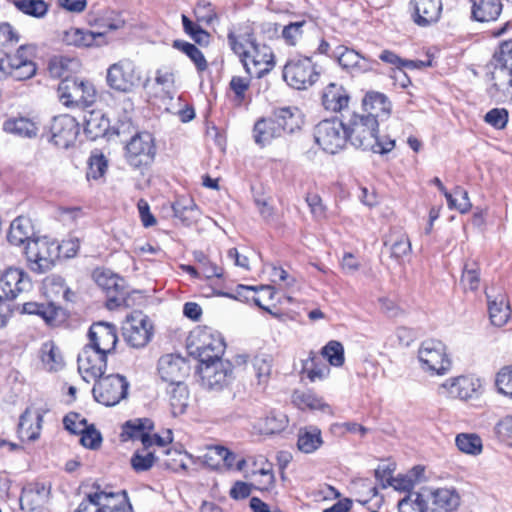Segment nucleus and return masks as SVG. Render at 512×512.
<instances>
[{
    "instance_id": "nucleus-59",
    "label": "nucleus",
    "mask_w": 512,
    "mask_h": 512,
    "mask_svg": "<svg viewBox=\"0 0 512 512\" xmlns=\"http://www.w3.org/2000/svg\"><path fill=\"white\" fill-rule=\"evenodd\" d=\"M80 442L81 444L89 449H97L102 442V436L93 426H85L81 431Z\"/></svg>"
},
{
    "instance_id": "nucleus-9",
    "label": "nucleus",
    "mask_w": 512,
    "mask_h": 512,
    "mask_svg": "<svg viewBox=\"0 0 512 512\" xmlns=\"http://www.w3.org/2000/svg\"><path fill=\"white\" fill-rule=\"evenodd\" d=\"M418 359L422 369L432 374L443 375L451 368L446 347L439 340L423 341L418 350Z\"/></svg>"
},
{
    "instance_id": "nucleus-14",
    "label": "nucleus",
    "mask_w": 512,
    "mask_h": 512,
    "mask_svg": "<svg viewBox=\"0 0 512 512\" xmlns=\"http://www.w3.org/2000/svg\"><path fill=\"white\" fill-rule=\"evenodd\" d=\"M200 377L204 388L222 390L233 379V365L230 361L223 359L202 363Z\"/></svg>"
},
{
    "instance_id": "nucleus-55",
    "label": "nucleus",
    "mask_w": 512,
    "mask_h": 512,
    "mask_svg": "<svg viewBox=\"0 0 512 512\" xmlns=\"http://www.w3.org/2000/svg\"><path fill=\"white\" fill-rule=\"evenodd\" d=\"M42 420H43V417L42 415L37 412L35 414V421H36V425H35V428L32 427V413L30 411V409H26L24 411V413L20 416V421H19V430L20 432H23V430L25 429H31V433H28L27 432V438L29 440H36L39 436V431L41 429V423H42Z\"/></svg>"
},
{
    "instance_id": "nucleus-24",
    "label": "nucleus",
    "mask_w": 512,
    "mask_h": 512,
    "mask_svg": "<svg viewBox=\"0 0 512 512\" xmlns=\"http://www.w3.org/2000/svg\"><path fill=\"white\" fill-rule=\"evenodd\" d=\"M334 57L339 65L346 70L353 72H367L372 70L374 61L369 60L357 51L345 46H338L333 50Z\"/></svg>"
},
{
    "instance_id": "nucleus-7",
    "label": "nucleus",
    "mask_w": 512,
    "mask_h": 512,
    "mask_svg": "<svg viewBox=\"0 0 512 512\" xmlns=\"http://www.w3.org/2000/svg\"><path fill=\"white\" fill-rule=\"evenodd\" d=\"M314 138L325 152L337 153L348 141L345 120L331 118L320 121L314 128Z\"/></svg>"
},
{
    "instance_id": "nucleus-26",
    "label": "nucleus",
    "mask_w": 512,
    "mask_h": 512,
    "mask_svg": "<svg viewBox=\"0 0 512 512\" xmlns=\"http://www.w3.org/2000/svg\"><path fill=\"white\" fill-rule=\"evenodd\" d=\"M272 118L277 123L282 135L299 131L303 124L301 111L297 107H281L274 109Z\"/></svg>"
},
{
    "instance_id": "nucleus-16",
    "label": "nucleus",
    "mask_w": 512,
    "mask_h": 512,
    "mask_svg": "<svg viewBox=\"0 0 512 512\" xmlns=\"http://www.w3.org/2000/svg\"><path fill=\"white\" fill-rule=\"evenodd\" d=\"M107 355L89 345L84 346L77 362L78 371L86 382L97 381L103 376L107 367Z\"/></svg>"
},
{
    "instance_id": "nucleus-56",
    "label": "nucleus",
    "mask_w": 512,
    "mask_h": 512,
    "mask_svg": "<svg viewBox=\"0 0 512 512\" xmlns=\"http://www.w3.org/2000/svg\"><path fill=\"white\" fill-rule=\"evenodd\" d=\"M461 284L464 289L475 291L480 285L479 268L476 263H466L461 277Z\"/></svg>"
},
{
    "instance_id": "nucleus-44",
    "label": "nucleus",
    "mask_w": 512,
    "mask_h": 512,
    "mask_svg": "<svg viewBox=\"0 0 512 512\" xmlns=\"http://www.w3.org/2000/svg\"><path fill=\"white\" fill-rule=\"evenodd\" d=\"M3 129L7 133L20 137L35 136L37 130L35 124L31 120L24 117L10 118L6 120L3 124Z\"/></svg>"
},
{
    "instance_id": "nucleus-22",
    "label": "nucleus",
    "mask_w": 512,
    "mask_h": 512,
    "mask_svg": "<svg viewBox=\"0 0 512 512\" xmlns=\"http://www.w3.org/2000/svg\"><path fill=\"white\" fill-rule=\"evenodd\" d=\"M408 7L413 22L420 27L436 23L442 12L441 0H410Z\"/></svg>"
},
{
    "instance_id": "nucleus-46",
    "label": "nucleus",
    "mask_w": 512,
    "mask_h": 512,
    "mask_svg": "<svg viewBox=\"0 0 512 512\" xmlns=\"http://www.w3.org/2000/svg\"><path fill=\"white\" fill-rule=\"evenodd\" d=\"M457 448L465 454L477 456L482 453L483 443L475 433H460L455 438Z\"/></svg>"
},
{
    "instance_id": "nucleus-8",
    "label": "nucleus",
    "mask_w": 512,
    "mask_h": 512,
    "mask_svg": "<svg viewBox=\"0 0 512 512\" xmlns=\"http://www.w3.org/2000/svg\"><path fill=\"white\" fill-rule=\"evenodd\" d=\"M129 382L120 374L102 376L92 389L95 400L105 406H114L127 397Z\"/></svg>"
},
{
    "instance_id": "nucleus-15",
    "label": "nucleus",
    "mask_w": 512,
    "mask_h": 512,
    "mask_svg": "<svg viewBox=\"0 0 512 512\" xmlns=\"http://www.w3.org/2000/svg\"><path fill=\"white\" fill-rule=\"evenodd\" d=\"M250 50L246 58H243V66L250 77L261 78L274 67V55L272 49L265 44L249 42Z\"/></svg>"
},
{
    "instance_id": "nucleus-3",
    "label": "nucleus",
    "mask_w": 512,
    "mask_h": 512,
    "mask_svg": "<svg viewBox=\"0 0 512 512\" xmlns=\"http://www.w3.org/2000/svg\"><path fill=\"white\" fill-rule=\"evenodd\" d=\"M188 339L190 354L201 364L222 359L226 345L218 331L206 326L198 327L190 333Z\"/></svg>"
},
{
    "instance_id": "nucleus-33",
    "label": "nucleus",
    "mask_w": 512,
    "mask_h": 512,
    "mask_svg": "<svg viewBox=\"0 0 512 512\" xmlns=\"http://www.w3.org/2000/svg\"><path fill=\"white\" fill-rule=\"evenodd\" d=\"M0 70L15 80L22 81L35 75L36 65L34 62H21L18 58H4L0 60Z\"/></svg>"
},
{
    "instance_id": "nucleus-64",
    "label": "nucleus",
    "mask_w": 512,
    "mask_h": 512,
    "mask_svg": "<svg viewBox=\"0 0 512 512\" xmlns=\"http://www.w3.org/2000/svg\"><path fill=\"white\" fill-rule=\"evenodd\" d=\"M500 439L507 445H512V415L504 417L496 426Z\"/></svg>"
},
{
    "instance_id": "nucleus-35",
    "label": "nucleus",
    "mask_w": 512,
    "mask_h": 512,
    "mask_svg": "<svg viewBox=\"0 0 512 512\" xmlns=\"http://www.w3.org/2000/svg\"><path fill=\"white\" fill-rule=\"evenodd\" d=\"M33 234L34 229L31 220L27 217L19 216L12 221L7 239L11 244L19 246L24 243L27 244L29 240H32Z\"/></svg>"
},
{
    "instance_id": "nucleus-36",
    "label": "nucleus",
    "mask_w": 512,
    "mask_h": 512,
    "mask_svg": "<svg viewBox=\"0 0 512 512\" xmlns=\"http://www.w3.org/2000/svg\"><path fill=\"white\" fill-rule=\"evenodd\" d=\"M82 79L66 78L58 86V97L67 107L81 105Z\"/></svg>"
},
{
    "instance_id": "nucleus-39",
    "label": "nucleus",
    "mask_w": 512,
    "mask_h": 512,
    "mask_svg": "<svg viewBox=\"0 0 512 512\" xmlns=\"http://www.w3.org/2000/svg\"><path fill=\"white\" fill-rule=\"evenodd\" d=\"M384 245L389 246L391 257L398 262L411 253V242L404 232L392 233L389 239L384 241Z\"/></svg>"
},
{
    "instance_id": "nucleus-10",
    "label": "nucleus",
    "mask_w": 512,
    "mask_h": 512,
    "mask_svg": "<svg viewBox=\"0 0 512 512\" xmlns=\"http://www.w3.org/2000/svg\"><path fill=\"white\" fill-rule=\"evenodd\" d=\"M140 81V73L134 62L129 59H122L107 69V85L118 92H131L140 84Z\"/></svg>"
},
{
    "instance_id": "nucleus-47",
    "label": "nucleus",
    "mask_w": 512,
    "mask_h": 512,
    "mask_svg": "<svg viewBox=\"0 0 512 512\" xmlns=\"http://www.w3.org/2000/svg\"><path fill=\"white\" fill-rule=\"evenodd\" d=\"M171 389L168 391L170 405L173 412L183 413L188 406L189 392L184 382L179 384H170Z\"/></svg>"
},
{
    "instance_id": "nucleus-62",
    "label": "nucleus",
    "mask_w": 512,
    "mask_h": 512,
    "mask_svg": "<svg viewBox=\"0 0 512 512\" xmlns=\"http://www.w3.org/2000/svg\"><path fill=\"white\" fill-rule=\"evenodd\" d=\"M484 120L496 129H503L508 122V111L504 108L491 109L486 113Z\"/></svg>"
},
{
    "instance_id": "nucleus-6",
    "label": "nucleus",
    "mask_w": 512,
    "mask_h": 512,
    "mask_svg": "<svg viewBox=\"0 0 512 512\" xmlns=\"http://www.w3.org/2000/svg\"><path fill=\"white\" fill-rule=\"evenodd\" d=\"M153 333V323L142 311H133L126 317L122 326L124 341L135 349L147 346L152 340Z\"/></svg>"
},
{
    "instance_id": "nucleus-53",
    "label": "nucleus",
    "mask_w": 512,
    "mask_h": 512,
    "mask_svg": "<svg viewBox=\"0 0 512 512\" xmlns=\"http://www.w3.org/2000/svg\"><path fill=\"white\" fill-rule=\"evenodd\" d=\"M255 375L258 379V384H266L272 370V359L269 355H257L252 363Z\"/></svg>"
},
{
    "instance_id": "nucleus-18",
    "label": "nucleus",
    "mask_w": 512,
    "mask_h": 512,
    "mask_svg": "<svg viewBox=\"0 0 512 512\" xmlns=\"http://www.w3.org/2000/svg\"><path fill=\"white\" fill-rule=\"evenodd\" d=\"M51 486L43 482H29L21 491L20 508L25 512H41L48 503Z\"/></svg>"
},
{
    "instance_id": "nucleus-57",
    "label": "nucleus",
    "mask_w": 512,
    "mask_h": 512,
    "mask_svg": "<svg viewBox=\"0 0 512 512\" xmlns=\"http://www.w3.org/2000/svg\"><path fill=\"white\" fill-rule=\"evenodd\" d=\"M182 24L185 33H187L196 43L208 44L210 35L203 30L197 23L191 21L186 15H182Z\"/></svg>"
},
{
    "instance_id": "nucleus-43",
    "label": "nucleus",
    "mask_w": 512,
    "mask_h": 512,
    "mask_svg": "<svg viewBox=\"0 0 512 512\" xmlns=\"http://www.w3.org/2000/svg\"><path fill=\"white\" fill-rule=\"evenodd\" d=\"M302 369L311 381L322 380L330 373L329 366L323 363L314 352H310L309 357L303 361Z\"/></svg>"
},
{
    "instance_id": "nucleus-2",
    "label": "nucleus",
    "mask_w": 512,
    "mask_h": 512,
    "mask_svg": "<svg viewBox=\"0 0 512 512\" xmlns=\"http://www.w3.org/2000/svg\"><path fill=\"white\" fill-rule=\"evenodd\" d=\"M460 504L454 489L440 488L422 493H410L398 502L399 512H450Z\"/></svg>"
},
{
    "instance_id": "nucleus-23",
    "label": "nucleus",
    "mask_w": 512,
    "mask_h": 512,
    "mask_svg": "<svg viewBox=\"0 0 512 512\" xmlns=\"http://www.w3.org/2000/svg\"><path fill=\"white\" fill-rule=\"evenodd\" d=\"M31 280L19 268L10 267L0 277V288L7 300H14L20 293L30 290Z\"/></svg>"
},
{
    "instance_id": "nucleus-25",
    "label": "nucleus",
    "mask_w": 512,
    "mask_h": 512,
    "mask_svg": "<svg viewBox=\"0 0 512 512\" xmlns=\"http://www.w3.org/2000/svg\"><path fill=\"white\" fill-rule=\"evenodd\" d=\"M154 429V423L149 418L129 420L122 426L120 434L122 441L140 440L145 449H149V432Z\"/></svg>"
},
{
    "instance_id": "nucleus-38",
    "label": "nucleus",
    "mask_w": 512,
    "mask_h": 512,
    "mask_svg": "<svg viewBox=\"0 0 512 512\" xmlns=\"http://www.w3.org/2000/svg\"><path fill=\"white\" fill-rule=\"evenodd\" d=\"M98 506L103 505L107 508H113L116 512H131L132 506L128 502L126 492L123 491L119 494L106 493V492H95L92 493Z\"/></svg>"
},
{
    "instance_id": "nucleus-61",
    "label": "nucleus",
    "mask_w": 512,
    "mask_h": 512,
    "mask_svg": "<svg viewBox=\"0 0 512 512\" xmlns=\"http://www.w3.org/2000/svg\"><path fill=\"white\" fill-rule=\"evenodd\" d=\"M107 169V161L103 155H92L89 159L87 178L98 179L102 177Z\"/></svg>"
},
{
    "instance_id": "nucleus-34",
    "label": "nucleus",
    "mask_w": 512,
    "mask_h": 512,
    "mask_svg": "<svg viewBox=\"0 0 512 512\" xmlns=\"http://www.w3.org/2000/svg\"><path fill=\"white\" fill-rule=\"evenodd\" d=\"M110 122L101 111H89L84 115V132L91 140L106 135Z\"/></svg>"
},
{
    "instance_id": "nucleus-58",
    "label": "nucleus",
    "mask_w": 512,
    "mask_h": 512,
    "mask_svg": "<svg viewBox=\"0 0 512 512\" xmlns=\"http://www.w3.org/2000/svg\"><path fill=\"white\" fill-rule=\"evenodd\" d=\"M228 43L235 54H237L241 62L243 63V58H246L248 52L250 50L249 42L254 41L250 35L247 38H243L241 36H237L233 32L228 34Z\"/></svg>"
},
{
    "instance_id": "nucleus-45",
    "label": "nucleus",
    "mask_w": 512,
    "mask_h": 512,
    "mask_svg": "<svg viewBox=\"0 0 512 512\" xmlns=\"http://www.w3.org/2000/svg\"><path fill=\"white\" fill-rule=\"evenodd\" d=\"M174 216L179 218L185 225H190L197 218V206L190 198H178L172 205Z\"/></svg>"
},
{
    "instance_id": "nucleus-28",
    "label": "nucleus",
    "mask_w": 512,
    "mask_h": 512,
    "mask_svg": "<svg viewBox=\"0 0 512 512\" xmlns=\"http://www.w3.org/2000/svg\"><path fill=\"white\" fill-rule=\"evenodd\" d=\"M23 312L40 316L48 325L52 326H55L64 320L63 309L52 302H26L23 304Z\"/></svg>"
},
{
    "instance_id": "nucleus-5",
    "label": "nucleus",
    "mask_w": 512,
    "mask_h": 512,
    "mask_svg": "<svg viewBox=\"0 0 512 512\" xmlns=\"http://www.w3.org/2000/svg\"><path fill=\"white\" fill-rule=\"evenodd\" d=\"M490 66L492 87L512 97V40L503 42L495 51Z\"/></svg>"
},
{
    "instance_id": "nucleus-13",
    "label": "nucleus",
    "mask_w": 512,
    "mask_h": 512,
    "mask_svg": "<svg viewBox=\"0 0 512 512\" xmlns=\"http://www.w3.org/2000/svg\"><path fill=\"white\" fill-rule=\"evenodd\" d=\"M155 154L154 139L148 132L137 133L126 145V160L133 168L149 165Z\"/></svg>"
},
{
    "instance_id": "nucleus-12",
    "label": "nucleus",
    "mask_w": 512,
    "mask_h": 512,
    "mask_svg": "<svg viewBox=\"0 0 512 512\" xmlns=\"http://www.w3.org/2000/svg\"><path fill=\"white\" fill-rule=\"evenodd\" d=\"M96 284L106 293V306L113 310L126 305L124 280L110 270L96 269L93 273Z\"/></svg>"
},
{
    "instance_id": "nucleus-49",
    "label": "nucleus",
    "mask_w": 512,
    "mask_h": 512,
    "mask_svg": "<svg viewBox=\"0 0 512 512\" xmlns=\"http://www.w3.org/2000/svg\"><path fill=\"white\" fill-rule=\"evenodd\" d=\"M14 5L20 12L39 19L44 18L49 9L44 0H15Z\"/></svg>"
},
{
    "instance_id": "nucleus-11",
    "label": "nucleus",
    "mask_w": 512,
    "mask_h": 512,
    "mask_svg": "<svg viewBox=\"0 0 512 512\" xmlns=\"http://www.w3.org/2000/svg\"><path fill=\"white\" fill-rule=\"evenodd\" d=\"M319 75V71L309 57L290 60L283 70L285 81L298 90L312 86L318 80Z\"/></svg>"
},
{
    "instance_id": "nucleus-27",
    "label": "nucleus",
    "mask_w": 512,
    "mask_h": 512,
    "mask_svg": "<svg viewBox=\"0 0 512 512\" xmlns=\"http://www.w3.org/2000/svg\"><path fill=\"white\" fill-rule=\"evenodd\" d=\"M350 95L340 84H328L322 93V105L331 112H341L348 107Z\"/></svg>"
},
{
    "instance_id": "nucleus-41",
    "label": "nucleus",
    "mask_w": 512,
    "mask_h": 512,
    "mask_svg": "<svg viewBox=\"0 0 512 512\" xmlns=\"http://www.w3.org/2000/svg\"><path fill=\"white\" fill-rule=\"evenodd\" d=\"M288 425V418L283 413L271 412L265 418L260 419L256 428L261 434L272 435L282 432Z\"/></svg>"
},
{
    "instance_id": "nucleus-63",
    "label": "nucleus",
    "mask_w": 512,
    "mask_h": 512,
    "mask_svg": "<svg viewBox=\"0 0 512 512\" xmlns=\"http://www.w3.org/2000/svg\"><path fill=\"white\" fill-rule=\"evenodd\" d=\"M230 89L234 93L235 100L241 103L245 98V93L250 87V78L233 76L230 81Z\"/></svg>"
},
{
    "instance_id": "nucleus-31",
    "label": "nucleus",
    "mask_w": 512,
    "mask_h": 512,
    "mask_svg": "<svg viewBox=\"0 0 512 512\" xmlns=\"http://www.w3.org/2000/svg\"><path fill=\"white\" fill-rule=\"evenodd\" d=\"M362 105L365 116H372L377 120L388 117L391 111V103L388 98L379 92H368L363 98Z\"/></svg>"
},
{
    "instance_id": "nucleus-30",
    "label": "nucleus",
    "mask_w": 512,
    "mask_h": 512,
    "mask_svg": "<svg viewBox=\"0 0 512 512\" xmlns=\"http://www.w3.org/2000/svg\"><path fill=\"white\" fill-rule=\"evenodd\" d=\"M252 132L255 143L261 147L283 136L272 116L258 119L254 124Z\"/></svg>"
},
{
    "instance_id": "nucleus-20",
    "label": "nucleus",
    "mask_w": 512,
    "mask_h": 512,
    "mask_svg": "<svg viewBox=\"0 0 512 512\" xmlns=\"http://www.w3.org/2000/svg\"><path fill=\"white\" fill-rule=\"evenodd\" d=\"M50 133L51 141L56 146L66 149L75 142L79 127L73 117L60 115L53 118Z\"/></svg>"
},
{
    "instance_id": "nucleus-1",
    "label": "nucleus",
    "mask_w": 512,
    "mask_h": 512,
    "mask_svg": "<svg viewBox=\"0 0 512 512\" xmlns=\"http://www.w3.org/2000/svg\"><path fill=\"white\" fill-rule=\"evenodd\" d=\"M379 120L365 114L352 113L345 120L347 140L355 148L373 153L386 154L395 147V140L389 137H379Z\"/></svg>"
},
{
    "instance_id": "nucleus-52",
    "label": "nucleus",
    "mask_w": 512,
    "mask_h": 512,
    "mask_svg": "<svg viewBox=\"0 0 512 512\" xmlns=\"http://www.w3.org/2000/svg\"><path fill=\"white\" fill-rule=\"evenodd\" d=\"M293 403L300 409L325 410L329 406L311 392H296L293 395Z\"/></svg>"
},
{
    "instance_id": "nucleus-40",
    "label": "nucleus",
    "mask_w": 512,
    "mask_h": 512,
    "mask_svg": "<svg viewBox=\"0 0 512 512\" xmlns=\"http://www.w3.org/2000/svg\"><path fill=\"white\" fill-rule=\"evenodd\" d=\"M488 311L491 323L494 326H504L511 316L509 303L503 295H499L494 300L489 301Z\"/></svg>"
},
{
    "instance_id": "nucleus-42",
    "label": "nucleus",
    "mask_w": 512,
    "mask_h": 512,
    "mask_svg": "<svg viewBox=\"0 0 512 512\" xmlns=\"http://www.w3.org/2000/svg\"><path fill=\"white\" fill-rule=\"evenodd\" d=\"M40 357L43 364L50 371H57L64 366V359L60 349L53 341H46L42 344Z\"/></svg>"
},
{
    "instance_id": "nucleus-60",
    "label": "nucleus",
    "mask_w": 512,
    "mask_h": 512,
    "mask_svg": "<svg viewBox=\"0 0 512 512\" xmlns=\"http://www.w3.org/2000/svg\"><path fill=\"white\" fill-rule=\"evenodd\" d=\"M498 391L512 398V367H504L496 377Z\"/></svg>"
},
{
    "instance_id": "nucleus-19",
    "label": "nucleus",
    "mask_w": 512,
    "mask_h": 512,
    "mask_svg": "<svg viewBox=\"0 0 512 512\" xmlns=\"http://www.w3.org/2000/svg\"><path fill=\"white\" fill-rule=\"evenodd\" d=\"M88 338L87 345L106 354H111L115 351L118 342L117 327L109 322H95L90 326Z\"/></svg>"
},
{
    "instance_id": "nucleus-50",
    "label": "nucleus",
    "mask_w": 512,
    "mask_h": 512,
    "mask_svg": "<svg viewBox=\"0 0 512 512\" xmlns=\"http://www.w3.org/2000/svg\"><path fill=\"white\" fill-rule=\"evenodd\" d=\"M311 26L305 19L290 22L282 29V38L287 45L294 46L302 38L305 29Z\"/></svg>"
},
{
    "instance_id": "nucleus-32",
    "label": "nucleus",
    "mask_w": 512,
    "mask_h": 512,
    "mask_svg": "<svg viewBox=\"0 0 512 512\" xmlns=\"http://www.w3.org/2000/svg\"><path fill=\"white\" fill-rule=\"evenodd\" d=\"M472 18L478 22H490L498 19L502 12L501 0H471Z\"/></svg>"
},
{
    "instance_id": "nucleus-17",
    "label": "nucleus",
    "mask_w": 512,
    "mask_h": 512,
    "mask_svg": "<svg viewBox=\"0 0 512 512\" xmlns=\"http://www.w3.org/2000/svg\"><path fill=\"white\" fill-rule=\"evenodd\" d=\"M481 381L472 375L447 379L440 387V393L460 400L477 398L481 394Z\"/></svg>"
},
{
    "instance_id": "nucleus-48",
    "label": "nucleus",
    "mask_w": 512,
    "mask_h": 512,
    "mask_svg": "<svg viewBox=\"0 0 512 512\" xmlns=\"http://www.w3.org/2000/svg\"><path fill=\"white\" fill-rule=\"evenodd\" d=\"M225 296L233 297L237 300L245 301V302H253L256 306L263 309L264 311H267L273 316H276L275 313H273L268 306L262 304V299L258 295V288L257 286H246V285H238L235 289V294H224Z\"/></svg>"
},
{
    "instance_id": "nucleus-21",
    "label": "nucleus",
    "mask_w": 512,
    "mask_h": 512,
    "mask_svg": "<svg viewBox=\"0 0 512 512\" xmlns=\"http://www.w3.org/2000/svg\"><path fill=\"white\" fill-rule=\"evenodd\" d=\"M158 374L162 381L169 384L184 382L189 367L185 359L179 355L166 354L158 360Z\"/></svg>"
},
{
    "instance_id": "nucleus-54",
    "label": "nucleus",
    "mask_w": 512,
    "mask_h": 512,
    "mask_svg": "<svg viewBox=\"0 0 512 512\" xmlns=\"http://www.w3.org/2000/svg\"><path fill=\"white\" fill-rule=\"evenodd\" d=\"M156 457L154 452L143 447L137 450L131 457V466L136 472H144L149 470L155 463Z\"/></svg>"
},
{
    "instance_id": "nucleus-51",
    "label": "nucleus",
    "mask_w": 512,
    "mask_h": 512,
    "mask_svg": "<svg viewBox=\"0 0 512 512\" xmlns=\"http://www.w3.org/2000/svg\"><path fill=\"white\" fill-rule=\"evenodd\" d=\"M321 354L334 367H341L345 362L344 347L339 341H329L322 348Z\"/></svg>"
},
{
    "instance_id": "nucleus-29",
    "label": "nucleus",
    "mask_w": 512,
    "mask_h": 512,
    "mask_svg": "<svg viewBox=\"0 0 512 512\" xmlns=\"http://www.w3.org/2000/svg\"><path fill=\"white\" fill-rule=\"evenodd\" d=\"M105 34L106 31L93 32L79 28H70L64 33L63 40L68 45L78 47L100 46L106 43Z\"/></svg>"
},
{
    "instance_id": "nucleus-37",
    "label": "nucleus",
    "mask_w": 512,
    "mask_h": 512,
    "mask_svg": "<svg viewBox=\"0 0 512 512\" xmlns=\"http://www.w3.org/2000/svg\"><path fill=\"white\" fill-rule=\"evenodd\" d=\"M323 444L321 430L316 426H308L299 429L297 447L306 454L318 450Z\"/></svg>"
},
{
    "instance_id": "nucleus-4",
    "label": "nucleus",
    "mask_w": 512,
    "mask_h": 512,
    "mask_svg": "<svg viewBox=\"0 0 512 512\" xmlns=\"http://www.w3.org/2000/svg\"><path fill=\"white\" fill-rule=\"evenodd\" d=\"M24 253L29 269L44 274L54 267L59 258V243L46 236L36 237L28 241Z\"/></svg>"
}]
</instances>
